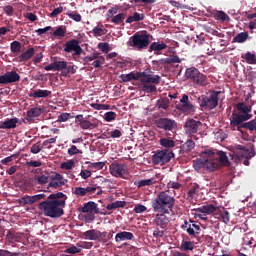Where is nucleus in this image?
Returning <instances> with one entry per match:
<instances>
[{"mask_svg": "<svg viewBox=\"0 0 256 256\" xmlns=\"http://www.w3.org/2000/svg\"><path fill=\"white\" fill-rule=\"evenodd\" d=\"M97 191V187L95 186H88L86 188L83 187H75L72 189V194L76 197H85V195H93Z\"/></svg>", "mask_w": 256, "mask_h": 256, "instance_id": "6ab92c4d", "label": "nucleus"}, {"mask_svg": "<svg viewBox=\"0 0 256 256\" xmlns=\"http://www.w3.org/2000/svg\"><path fill=\"white\" fill-rule=\"evenodd\" d=\"M175 196L171 193L170 190L161 191L157 194L151 202V207L154 213H157L155 216V223L161 229H165L169 225V215L175 207Z\"/></svg>", "mask_w": 256, "mask_h": 256, "instance_id": "f257e3e1", "label": "nucleus"}, {"mask_svg": "<svg viewBox=\"0 0 256 256\" xmlns=\"http://www.w3.org/2000/svg\"><path fill=\"white\" fill-rule=\"evenodd\" d=\"M140 74H142L141 80H140L141 83H148V84L153 83L154 85H159V83H161V76L159 75H151L145 72H140Z\"/></svg>", "mask_w": 256, "mask_h": 256, "instance_id": "aec40b11", "label": "nucleus"}, {"mask_svg": "<svg viewBox=\"0 0 256 256\" xmlns=\"http://www.w3.org/2000/svg\"><path fill=\"white\" fill-rule=\"evenodd\" d=\"M200 126H201V121H198L195 119H188L184 124V130L186 135H190V137L197 139V136H195V133L199 131Z\"/></svg>", "mask_w": 256, "mask_h": 256, "instance_id": "f8f14e48", "label": "nucleus"}, {"mask_svg": "<svg viewBox=\"0 0 256 256\" xmlns=\"http://www.w3.org/2000/svg\"><path fill=\"white\" fill-rule=\"evenodd\" d=\"M91 107L92 109H96V111H107L111 109V106H109V104L92 103Z\"/></svg>", "mask_w": 256, "mask_h": 256, "instance_id": "49530a36", "label": "nucleus"}, {"mask_svg": "<svg viewBox=\"0 0 256 256\" xmlns=\"http://www.w3.org/2000/svg\"><path fill=\"white\" fill-rule=\"evenodd\" d=\"M43 113H45V108L41 107V106H36V107L30 108L26 112V115H27V117H30L35 121V119L41 117V115H43Z\"/></svg>", "mask_w": 256, "mask_h": 256, "instance_id": "4be33fe9", "label": "nucleus"}, {"mask_svg": "<svg viewBox=\"0 0 256 256\" xmlns=\"http://www.w3.org/2000/svg\"><path fill=\"white\" fill-rule=\"evenodd\" d=\"M51 91L49 90H42V89H37L31 92L28 96L33 97L34 99H45L47 97H51Z\"/></svg>", "mask_w": 256, "mask_h": 256, "instance_id": "c85d7f7f", "label": "nucleus"}, {"mask_svg": "<svg viewBox=\"0 0 256 256\" xmlns=\"http://www.w3.org/2000/svg\"><path fill=\"white\" fill-rule=\"evenodd\" d=\"M134 239H135V235L127 231L119 232L115 236L116 243H121V241H133Z\"/></svg>", "mask_w": 256, "mask_h": 256, "instance_id": "a878e982", "label": "nucleus"}, {"mask_svg": "<svg viewBox=\"0 0 256 256\" xmlns=\"http://www.w3.org/2000/svg\"><path fill=\"white\" fill-rule=\"evenodd\" d=\"M38 185H45L49 182V176L41 175L36 179Z\"/></svg>", "mask_w": 256, "mask_h": 256, "instance_id": "0e129e2a", "label": "nucleus"}, {"mask_svg": "<svg viewBox=\"0 0 256 256\" xmlns=\"http://www.w3.org/2000/svg\"><path fill=\"white\" fill-rule=\"evenodd\" d=\"M145 19V14H139L138 12H134L132 16H129L126 19V23H137L139 21H143Z\"/></svg>", "mask_w": 256, "mask_h": 256, "instance_id": "e433bc0d", "label": "nucleus"}, {"mask_svg": "<svg viewBox=\"0 0 256 256\" xmlns=\"http://www.w3.org/2000/svg\"><path fill=\"white\" fill-rule=\"evenodd\" d=\"M18 123L19 118L17 117L6 119L4 122H0V129H16Z\"/></svg>", "mask_w": 256, "mask_h": 256, "instance_id": "cd10ccee", "label": "nucleus"}, {"mask_svg": "<svg viewBox=\"0 0 256 256\" xmlns=\"http://www.w3.org/2000/svg\"><path fill=\"white\" fill-rule=\"evenodd\" d=\"M49 184L48 188L59 189V187H63L67 183V179L63 177L60 173H55L49 176Z\"/></svg>", "mask_w": 256, "mask_h": 256, "instance_id": "dca6fc26", "label": "nucleus"}, {"mask_svg": "<svg viewBox=\"0 0 256 256\" xmlns=\"http://www.w3.org/2000/svg\"><path fill=\"white\" fill-rule=\"evenodd\" d=\"M236 109L240 113H243V115H249V113H251L252 107L248 106L244 102H239L238 104H236Z\"/></svg>", "mask_w": 256, "mask_h": 256, "instance_id": "c9c22d12", "label": "nucleus"}, {"mask_svg": "<svg viewBox=\"0 0 256 256\" xmlns=\"http://www.w3.org/2000/svg\"><path fill=\"white\" fill-rule=\"evenodd\" d=\"M10 51L12 53H20L21 52V42L19 41H13L10 44Z\"/></svg>", "mask_w": 256, "mask_h": 256, "instance_id": "09e8293b", "label": "nucleus"}, {"mask_svg": "<svg viewBox=\"0 0 256 256\" xmlns=\"http://www.w3.org/2000/svg\"><path fill=\"white\" fill-rule=\"evenodd\" d=\"M221 91H211L209 95L203 96L200 100V107L202 109L212 111L219 105V95Z\"/></svg>", "mask_w": 256, "mask_h": 256, "instance_id": "423d86ee", "label": "nucleus"}, {"mask_svg": "<svg viewBox=\"0 0 256 256\" xmlns=\"http://www.w3.org/2000/svg\"><path fill=\"white\" fill-rule=\"evenodd\" d=\"M69 119H73V116H71L70 113H62L58 116V121L60 123H65L66 121H69Z\"/></svg>", "mask_w": 256, "mask_h": 256, "instance_id": "bf43d9fd", "label": "nucleus"}, {"mask_svg": "<svg viewBox=\"0 0 256 256\" xmlns=\"http://www.w3.org/2000/svg\"><path fill=\"white\" fill-rule=\"evenodd\" d=\"M81 211L82 213H96V215H98L99 207H97V203L89 201L84 204V206L81 208Z\"/></svg>", "mask_w": 256, "mask_h": 256, "instance_id": "bb28decb", "label": "nucleus"}, {"mask_svg": "<svg viewBox=\"0 0 256 256\" xmlns=\"http://www.w3.org/2000/svg\"><path fill=\"white\" fill-rule=\"evenodd\" d=\"M126 17H127V14L119 13L111 19V23H114V25H121V23L125 21Z\"/></svg>", "mask_w": 256, "mask_h": 256, "instance_id": "a18cd8bd", "label": "nucleus"}, {"mask_svg": "<svg viewBox=\"0 0 256 256\" xmlns=\"http://www.w3.org/2000/svg\"><path fill=\"white\" fill-rule=\"evenodd\" d=\"M177 109L185 115H194L195 106L189 101V96L184 94L180 99V103L177 105Z\"/></svg>", "mask_w": 256, "mask_h": 256, "instance_id": "1a4fd4ad", "label": "nucleus"}, {"mask_svg": "<svg viewBox=\"0 0 256 256\" xmlns=\"http://www.w3.org/2000/svg\"><path fill=\"white\" fill-rule=\"evenodd\" d=\"M35 55V48H29L24 53H22L20 56H18L19 63H23L25 61H29L31 57Z\"/></svg>", "mask_w": 256, "mask_h": 256, "instance_id": "7c9ffc66", "label": "nucleus"}, {"mask_svg": "<svg viewBox=\"0 0 256 256\" xmlns=\"http://www.w3.org/2000/svg\"><path fill=\"white\" fill-rule=\"evenodd\" d=\"M85 165H88V169L92 171H101L105 167L104 162H85Z\"/></svg>", "mask_w": 256, "mask_h": 256, "instance_id": "a19ab883", "label": "nucleus"}, {"mask_svg": "<svg viewBox=\"0 0 256 256\" xmlns=\"http://www.w3.org/2000/svg\"><path fill=\"white\" fill-rule=\"evenodd\" d=\"M127 205L126 201H115L106 206L107 211H114L115 209H123Z\"/></svg>", "mask_w": 256, "mask_h": 256, "instance_id": "473e14b6", "label": "nucleus"}, {"mask_svg": "<svg viewBox=\"0 0 256 256\" xmlns=\"http://www.w3.org/2000/svg\"><path fill=\"white\" fill-rule=\"evenodd\" d=\"M73 51L74 55H76L77 57H79V55L83 53V48H81V45H79V40L77 39L69 40L64 44L65 53H73Z\"/></svg>", "mask_w": 256, "mask_h": 256, "instance_id": "4468645a", "label": "nucleus"}, {"mask_svg": "<svg viewBox=\"0 0 256 256\" xmlns=\"http://www.w3.org/2000/svg\"><path fill=\"white\" fill-rule=\"evenodd\" d=\"M84 239H88L89 241H97L99 239V230L91 229L87 230L83 233Z\"/></svg>", "mask_w": 256, "mask_h": 256, "instance_id": "c756f323", "label": "nucleus"}, {"mask_svg": "<svg viewBox=\"0 0 256 256\" xmlns=\"http://www.w3.org/2000/svg\"><path fill=\"white\" fill-rule=\"evenodd\" d=\"M147 208L143 204H136L134 207V213H145Z\"/></svg>", "mask_w": 256, "mask_h": 256, "instance_id": "338daca9", "label": "nucleus"}, {"mask_svg": "<svg viewBox=\"0 0 256 256\" xmlns=\"http://www.w3.org/2000/svg\"><path fill=\"white\" fill-rule=\"evenodd\" d=\"M54 65H55L56 71H63V69H67L66 61H54Z\"/></svg>", "mask_w": 256, "mask_h": 256, "instance_id": "6e6d98bb", "label": "nucleus"}, {"mask_svg": "<svg viewBox=\"0 0 256 256\" xmlns=\"http://www.w3.org/2000/svg\"><path fill=\"white\" fill-rule=\"evenodd\" d=\"M153 63L160 65H173V63H181V58L177 55H170L168 58H162L160 60L153 61Z\"/></svg>", "mask_w": 256, "mask_h": 256, "instance_id": "5701e85b", "label": "nucleus"}, {"mask_svg": "<svg viewBox=\"0 0 256 256\" xmlns=\"http://www.w3.org/2000/svg\"><path fill=\"white\" fill-rule=\"evenodd\" d=\"M249 39V32H240L233 38V43H245Z\"/></svg>", "mask_w": 256, "mask_h": 256, "instance_id": "ea45409f", "label": "nucleus"}, {"mask_svg": "<svg viewBox=\"0 0 256 256\" xmlns=\"http://www.w3.org/2000/svg\"><path fill=\"white\" fill-rule=\"evenodd\" d=\"M149 34L147 32H136L133 36L130 37L128 45L134 47L137 51L147 49L149 47Z\"/></svg>", "mask_w": 256, "mask_h": 256, "instance_id": "39448f33", "label": "nucleus"}, {"mask_svg": "<svg viewBox=\"0 0 256 256\" xmlns=\"http://www.w3.org/2000/svg\"><path fill=\"white\" fill-rule=\"evenodd\" d=\"M154 183H156L155 178H150V179L136 181L134 182V185H136L138 189H141V187H149L151 185H154Z\"/></svg>", "mask_w": 256, "mask_h": 256, "instance_id": "72a5a7b5", "label": "nucleus"}, {"mask_svg": "<svg viewBox=\"0 0 256 256\" xmlns=\"http://www.w3.org/2000/svg\"><path fill=\"white\" fill-rule=\"evenodd\" d=\"M193 167L195 171H201V169H205V159H197L196 161H194Z\"/></svg>", "mask_w": 256, "mask_h": 256, "instance_id": "de8ad7c7", "label": "nucleus"}, {"mask_svg": "<svg viewBox=\"0 0 256 256\" xmlns=\"http://www.w3.org/2000/svg\"><path fill=\"white\" fill-rule=\"evenodd\" d=\"M181 229L186 231L192 239L201 233V226L197 225L193 220H184V223L181 225Z\"/></svg>", "mask_w": 256, "mask_h": 256, "instance_id": "9b49d317", "label": "nucleus"}, {"mask_svg": "<svg viewBox=\"0 0 256 256\" xmlns=\"http://www.w3.org/2000/svg\"><path fill=\"white\" fill-rule=\"evenodd\" d=\"M79 153H81V150H79L75 145H72L68 149V155H70V157H73V155H79Z\"/></svg>", "mask_w": 256, "mask_h": 256, "instance_id": "e2e57ef3", "label": "nucleus"}, {"mask_svg": "<svg viewBox=\"0 0 256 256\" xmlns=\"http://www.w3.org/2000/svg\"><path fill=\"white\" fill-rule=\"evenodd\" d=\"M66 15L73 21H76V23H80L82 19L81 14L77 12H67Z\"/></svg>", "mask_w": 256, "mask_h": 256, "instance_id": "864d4df0", "label": "nucleus"}, {"mask_svg": "<svg viewBox=\"0 0 256 256\" xmlns=\"http://www.w3.org/2000/svg\"><path fill=\"white\" fill-rule=\"evenodd\" d=\"M95 215H97V213H87L84 215L85 223H93V221H95Z\"/></svg>", "mask_w": 256, "mask_h": 256, "instance_id": "680f3d73", "label": "nucleus"}, {"mask_svg": "<svg viewBox=\"0 0 256 256\" xmlns=\"http://www.w3.org/2000/svg\"><path fill=\"white\" fill-rule=\"evenodd\" d=\"M173 157H175L173 151L159 150L152 156V163L154 165H165V163H169Z\"/></svg>", "mask_w": 256, "mask_h": 256, "instance_id": "6e6552de", "label": "nucleus"}, {"mask_svg": "<svg viewBox=\"0 0 256 256\" xmlns=\"http://www.w3.org/2000/svg\"><path fill=\"white\" fill-rule=\"evenodd\" d=\"M45 197V194H36L33 196L25 195L18 200V203L21 207H25V205H34V203H38V201L45 199Z\"/></svg>", "mask_w": 256, "mask_h": 256, "instance_id": "a211bd4d", "label": "nucleus"}, {"mask_svg": "<svg viewBox=\"0 0 256 256\" xmlns=\"http://www.w3.org/2000/svg\"><path fill=\"white\" fill-rule=\"evenodd\" d=\"M64 253H69L70 255H77V253H81V248H77V246L73 245L64 250Z\"/></svg>", "mask_w": 256, "mask_h": 256, "instance_id": "4d7b16f0", "label": "nucleus"}, {"mask_svg": "<svg viewBox=\"0 0 256 256\" xmlns=\"http://www.w3.org/2000/svg\"><path fill=\"white\" fill-rule=\"evenodd\" d=\"M141 72H130L128 74H121L119 79H121L122 83H129L130 81H139L141 79Z\"/></svg>", "mask_w": 256, "mask_h": 256, "instance_id": "412c9836", "label": "nucleus"}, {"mask_svg": "<svg viewBox=\"0 0 256 256\" xmlns=\"http://www.w3.org/2000/svg\"><path fill=\"white\" fill-rule=\"evenodd\" d=\"M92 67H95L96 69H99L101 65H105V57H100L92 62Z\"/></svg>", "mask_w": 256, "mask_h": 256, "instance_id": "13d9d810", "label": "nucleus"}, {"mask_svg": "<svg viewBox=\"0 0 256 256\" xmlns=\"http://www.w3.org/2000/svg\"><path fill=\"white\" fill-rule=\"evenodd\" d=\"M155 125L158 129L165 131L166 135H169V132L175 133V130L177 129V122L173 119H169L165 117L158 118L155 121Z\"/></svg>", "mask_w": 256, "mask_h": 256, "instance_id": "0eeeda50", "label": "nucleus"}, {"mask_svg": "<svg viewBox=\"0 0 256 256\" xmlns=\"http://www.w3.org/2000/svg\"><path fill=\"white\" fill-rule=\"evenodd\" d=\"M167 48V44L166 43H159V42H153L150 47H149V51H164V49Z\"/></svg>", "mask_w": 256, "mask_h": 256, "instance_id": "37998d69", "label": "nucleus"}, {"mask_svg": "<svg viewBox=\"0 0 256 256\" xmlns=\"http://www.w3.org/2000/svg\"><path fill=\"white\" fill-rule=\"evenodd\" d=\"M75 123H76V125H79V127L81 129H83L84 131L97 129V127H99L98 123L91 122V121L85 119L83 114H78L75 116Z\"/></svg>", "mask_w": 256, "mask_h": 256, "instance_id": "ddd939ff", "label": "nucleus"}, {"mask_svg": "<svg viewBox=\"0 0 256 256\" xmlns=\"http://www.w3.org/2000/svg\"><path fill=\"white\" fill-rule=\"evenodd\" d=\"M109 169L113 177H120L121 179H125V175H127V165L125 164L112 163Z\"/></svg>", "mask_w": 256, "mask_h": 256, "instance_id": "2eb2a0df", "label": "nucleus"}, {"mask_svg": "<svg viewBox=\"0 0 256 256\" xmlns=\"http://www.w3.org/2000/svg\"><path fill=\"white\" fill-rule=\"evenodd\" d=\"M219 219L221 220L222 223H225V225H227L229 221H231L229 217V211L224 210L220 212Z\"/></svg>", "mask_w": 256, "mask_h": 256, "instance_id": "8fccbe9b", "label": "nucleus"}, {"mask_svg": "<svg viewBox=\"0 0 256 256\" xmlns=\"http://www.w3.org/2000/svg\"><path fill=\"white\" fill-rule=\"evenodd\" d=\"M73 167H75V161H73V160H69V161L63 162L61 164V169H66V171H71V169H73Z\"/></svg>", "mask_w": 256, "mask_h": 256, "instance_id": "5fc2aeb1", "label": "nucleus"}, {"mask_svg": "<svg viewBox=\"0 0 256 256\" xmlns=\"http://www.w3.org/2000/svg\"><path fill=\"white\" fill-rule=\"evenodd\" d=\"M195 249V242L193 241H185L183 240L181 245H180V251H193Z\"/></svg>", "mask_w": 256, "mask_h": 256, "instance_id": "58836bf2", "label": "nucleus"}, {"mask_svg": "<svg viewBox=\"0 0 256 256\" xmlns=\"http://www.w3.org/2000/svg\"><path fill=\"white\" fill-rule=\"evenodd\" d=\"M242 59L246 60V63L249 65H256V55L251 52H247L246 54L241 56Z\"/></svg>", "mask_w": 256, "mask_h": 256, "instance_id": "79ce46f5", "label": "nucleus"}, {"mask_svg": "<svg viewBox=\"0 0 256 256\" xmlns=\"http://www.w3.org/2000/svg\"><path fill=\"white\" fill-rule=\"evenodd\" d=\"M159 109H169V100L162 99L158 101Z\"/></svg>", "mask_w": 256, "mask_h": 256, "instance_id": "69168bd1", "label": "nucleus"}, {"mask_svg": "<svg viewBox=\"0 0 256 256\" xmlns=\"http://www.w3.org/2000/svg\"><path fill=\"white\" fill-rule=\"evenodd\" d=\"M212 17L213 19H215L216 21H220L221 23H229V21H231V17H229L227 13L222 10H215L214 12H212Z\"/></svg>", "mask_w": 256, "mask_h": 256, "instance_id": "b1692460", "label": "nucleus"}, {"mask_svg": "<svg viewBox=\"0 0 256 256\" xmlns=\"http://www.w3.org/2000/svg\"><path fill=\"white\" fill-rule=\"evenodd\" d=\"M53 37H56V39H63L65 35H67V27L65 26H59L55 29V31L52 33Z\"/></svg>", "mask_w": 256, "mask_h": 256, "instance_id": "f704fd0d", "label": "nucleus"}, {"mask_svg": "<svg viewBox=\"0 0 256 256\" xmlns=\"http://www.w3.org/2000/svg\"><path fill=\"white\" fill-rule=\"evenodd\" d=\"M251 117H253L252 114H238L233 112L230 120V126L232 127L233 131H235V129L239 131V127H241L245 121H249Z\"/></svg>", "mask_w": 256, "mask_h": 256, "instance_id": "9d476101", "label": "nucleus"}, {"mask_svg": "<svg viewBox=\"0 0 256 256\" xmlns=\"http://www.w3.org/2000/svg\"><path fill=\"white\" fill-rule=\"evenodd\" d=\"M64 207H67V195L63 192L50 194L46 200L38 204V209L44 217L59 219L65 215Z\"/></svg>", "mask_w": 256, "mask_h": 256, "instance_id": "f03ea898", "label": "nucleus"}, {"mask_svg": "<svg viewBox=\"0 0 256 256\" xmlns=\"http://www.w3.org/2000/svg\"><path fill=\"white\" fill-rule=\"evenodd\" d=\"M21 81V76L15 71H10L0 76V85H9Z\"/></svg>", "mask_w": 256, "mask_h": 256, "instance_id": "f3484780", "label": "nucleus"}, {"mask_svg": "<svg viewBox=\"0 0 256 256\" xmlns=\"http://www.w3.org/2000/svg\"><path fill=\"white\" fill-rule=\"evenodd\" d=\"M104 119L105 121H107V123H111V121H115V119H117V113L113 111L106 112L104 115Z\"/></svg>", "mask_w": 256, "mask_h": 256, "instance_id": "603ef678", "label": "nucleus"}, {"mask_svg": "<svg viewBox=\"0 0 256 256\" xmlns=\"http://www.w3.org/2000/svg\"><path fill=\"white\" fill-rule=\"evenodd\" d=\"M2 11L8 17H13V15H15V8H13L12 5H7V6L2 7Z\"/></svg>", "mask_w": 256, "mask_h": 256, "instance_id": "3c124183", "label": "nucleus"}, {"mask_svg": "<svg viewBox=\"0 0 256 256\" xmlns=\"http://www.w3.org/2000/svg\"><path fill=\"white\" fill-rule=\"evenodd\" d=\"M199 189V185L193 184L190 189L188 190V196L189 197H195L197 195V191Z\"/></svg>", "mask_w": 256, "mask_h": 256, "instance_id": "052dcab7", "label": "nucleus"}, {"mask_svg": "<svg viewBox=\"0 0 256 256\" xmlns=\"http://www.w3.org/2000/svg\"><path fill=\"white\" fill-rule=\"evenodd\" d=\"M98 48L100 49V51H102V53H107L108 51H111L108 43L101 42L98 44Z\"/></svg>", "mask_w": 256, "mask_h": 256, "instance_id": "774afa93", "label": "nucleus"}, {"mask_svg": "<svg viewBox=\"0 0 256 256\" xmlns=\"http://www.w3.org/2000/svg\"><path fill=\"white\" fill-rule=\"evenodd\" d=\"M202 157H208L204 159V169L206 171H217L221 166L229 167V158L223 151L214 152L211 149L204 150L200 153Z\"/></svg>", "mask_w": 256, "mask_h": 256, "instance_id": "7ed1b4c3", "label": "nucleus"}, {"mask_svg": "<svg viewBox=\"0 0 256 256\" xmlns=\"http://www.w3.org/2000/svg\"><path fill=\"white\" fill-rule=\"evenodd\" d=\"M185 78L194 85V87H207V75L201 73L196 67H190L185 70Z\"/></svg>", "mask_w": 256, "mask_h": 256, "instance_id": "20e7f679", "label": "nucleus"}, {"mask_svg": "<svg viewBox=\"0 0 256 256\" xmlns=\"http://www.w3.org/2000/svg\"><path fill=\"white\" fill-rule=\"evenodd\" d=\"M141 90L144 93H155L157 91V86L149 83H142Z\"/></svg>", "mask_w": 256, "mask_h": 256, "instance_id": "c03bdc74", "label": "nucleus"}, {"mask_svg": "<svg viewBox=\"0 0 256 256\" xmlns=\"http://www.w3.org/2000/svg\"><path fill=\"white\" fill-rule=\"evenodd\" d=\"M215 211H217V207L213 204L204 205L194 209L195 213H202L204 215H211L215 213Z\"/></svg>", "mask_w": 256, "mask_h": 256, "instance_id": "393cba45", "label": "nucleus"}, {"mask_svg": "<svg viewBox=\"0 0 256 256\" xmlns=\"http://www.w3.org/2000/svg\"><path fill=\"white\" fill-rule=\"evenodd\" d=\"M241 129H249V131H256V118L238 126V131H241Z\"/></svg>", "mask_w": 256, "mask_h": 256, "instance_id": "4c0bfd02", "label": "nucleus"}, {"mask_svg": "<svg viewBox=\"0 0 256 256\" xmlns=\"http://www.w3.org/2000/svg\"><path fill=\"white\" fill-rule=\"evenodd\" d=\"M159 144L161 147H164V149H173V147H175V140L171 137L161 138L159 140Z\"/></svg>", "mask_w": 256, "mask_h": 256, "instance_id": "2f4dec72", "label": "nucleus"}]
</instances>
